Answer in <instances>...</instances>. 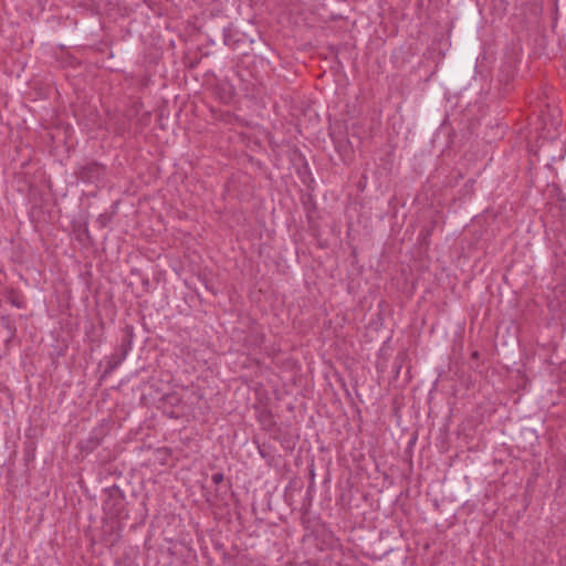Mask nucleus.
Returning <instances> with one entry per match:
<instances>
[{
    "mask_svg": "<svg viewBox=\"0 0 566 566\" xmlns=\"http://www.w3.org/2000/svg\"><path fill=\"white\" fill-rule=\"evenodd\" d=\"M96 221L102 228H105L112 221V216L108 213H102L98 216Z\"/></svg>",
    "mask_w": 566,
    "mask_h": 566,
    "instance_id": "nucleus-8",
    "label": "nucleus"
},
{
    "mask_svg": "<svg viewBox=\"0 0 566 566\" xmlns=\"http://www.w3.org/2000/svg\"><path fill=\"white\" fill-rule=\"evenodd\" d=\"M211 479L214 484H220L224 480V475L221 472H217L212 475Z\"/></svg>",
    "mask_w": 566,
    "mask_h": 566,
    "instance_id": "nucleus-9",
    "label": "nucleus"
},
{
    "mask_svg": "<svg viewBox=\"0 0 566 566\" xmlns=\"http://www.w3.org/2000/svg\"><path fill=\"white\" fill-rule=\"evenodd\" d=\"M102 439L98 434L93 433L88 439L82 442V449L91 452L93 451L97 446L101 444Z\"/></svg>",
    "mask_w": 566,
    "mask_h": 566,
    "instance_id": "nucleus-6",
    "label": "nucleus"
},
{
    "mask_svg": "<svg viewBox=\"0 0 566 566\" xmlns=\"http://www.w3.org/2000/svg\"><path fill=\"white\" fill-rule=\"evenodd\" d=\"M164 400L165 403H169L171 406H178L181 402V398L177 394L166 395Z\"/></svg>",
    "mask_w": 566,
    "mask_h": 566,
    "instance_id": "nucleus-7",
    "label": "nucleus"
},
{
    "mask_svg": "<svg viewBox=\"0 0 566 566\" xmlns=\"http://www.w3.org/2000/svg\"><path fill=\"white\" fill-rule=\"evenodd\" d=\"M480 357V353L478 350H474L472 354H471V358L472 359H479Z\"/></svg>",
    "mask_w": 566,
    "mask_h": 566,
    "instance_id": "nucleus-10",
    "label": "nucleus"
},
{
    "mask_svg": "<svg viewBox=\"0 0 566 566\" xmlns=\"http://www.w3.org/2000/svg\"><path fill=\"white\" fill-rule=\"evenodd\" d=\"M103 511L109 518H119L125 511V495L117 485L104 490Z\"/></svg>",
    "mask_w": 566,
    "mask_h": 566,
    "instance_id": "nucleus-1",
    "label": "nucleus"
},
{
    "mask_svg": "<svg viewBox=\"0 0 566 566\" xmlns=\"http://www.w3.org/2000/svg\"><path fill=\"white\" fill-rule=\"evenodd\" d=\"M0 322H1V325L8 332V335H9L8 342L11 340L12 338H14L15 333H17V326H15L14 322L9 316H6V315L1 316Z\"/></svg>",
    "mask_w": 566,
    "mask_h": 566,
    "instance_id": "nucleus-5",
    "label": "nucleus"
},
{
    "mask_svg": "<svg viewBox=\"0 0 566 566\" xmlns=\"http://www.w3.org/2000/svg\"><path fill=\"white\" fill-rule=\"evenodd\" d=\"M171 418L178 419V416L174 415L172 412L169 415Z\"/></svg>",
    "mask_w": 566,
    "mask_h": 566,
    "instance_id": "nucleus-11",
    "label": "nucleus"
},
{
    "mask_svg": "<svg viewBox=\"0 0 566 566\" xmlns=\"http://www.w3.org/2000/svg\"><path fill=\"white\" fill-rule=\"evenodd\" d=\"M7 301L18 308L24 307L23 295L14 289H11L7 292Z\"/></svg>",
    "mask_w": 566,
    "mask_h": 566,
    "instance_id": "nucleus-4",
    "label": "nucleus"
},
{
    "mask_svg": "<svg viewBox=\"0 0 566 566\" xmlns=\"http://www.w3.org/2000/svg\"><path fill=\"white\" fill-rule=\"evenodd\" d=\"M106 166L97 161H91L81 166L75 176L77 180L86 184H95L102 181L106 176Z\"/></svg>",
    "mask_w": 566,
    "mask_h": 566,
    "instance_id": "nucleus-3",
    "label": "nucleus"
},
{
    "mask_svg": "<svg viewBox=\"0 0 566 566\" xmlns=\"http://www.w3.org/2000/svg\"><path fill=\"white\" fill-rule=\"evenodd\" d=\"M133 331L128 328L126 337L114 352L107 357L105 374H112L126 358L132 347Z\"/></svg>",
    "mask_w": 566,
    "mask_h": 566,
    "instance_id": "nucleus-2",
    "label": "nucleus"
}]
</instances>
